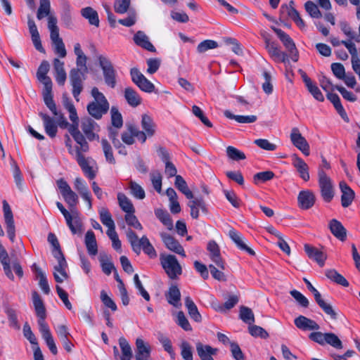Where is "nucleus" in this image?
Returning a JSON list of instances; mask_svg holds the SVG:
<instances>
[{"mask_svg": "<svg viewBox=\"0 0 360 360\" xmlns=\"http://www.w3.org/2000/svg\"><path fill=\"white\" fill-rule=\"evenodd\" d=\"M77 146H72V141L68 135L65 136V146L68 148V153L74 157L77 164L79 165L84 173L90 179H94L96 176V173L94 172L92 167L90 166V162L92 160L91 158H86L84 153L89 150V145L84 138L85 146H83V142L75 141Z\"/></svg>", "mask_w": 360, "mask_h": 360, "instance_id": "nucleus-1", "label": "nucleus"}, {"mask_svg": "<svg viewBox=\"0 0 360 360\" xmlns=\"http://www.w3.org/2000/svg\"><path fill=\"white\" fill-rule=\"evenodd\" d=\"M91 94L94 100L87 105V112L94 119L101 120L108 112L110 104L105 96L99 91L97 87H94L91 89Z\"/></svg>", "mask_w": 360, "mask_h": 360, "instance_id": "nucleus-2", "label": "nucleus"}, {"mask_svg": "<svg viewBox=\"0 0 360 360\" xmlns=\"http://www.w3.org/2000/svg\"><path fill=\"white\" fill-rule=\"evenodd\" d=\"M141 124L143 131H140L139 129L134 124L129 125L127 129L135 135V137L141 143H144L147 138H150L155 135L156 124L152 117L147 114L142 115Z\"/></svg>", "mask_w": 360, "mask_h": 360, "instance_id": "nucleus-3", "label": "nucleus"}, {"mask_svg": "<svg viewBox=\"0 0 360 360\" xmlns=\"http://www.w3.org/2000/svg\"><path fill=\"white\" fill-rule=\"evenodd\" d=\"M97 60L103 71L105 84L108 86L114 89L117 84V72L111 61L108 58L103 55H98L97 56Z\"/></svg>", "mask_w": 360, "mask_h": 360, "instance_id": "nucleus-4", "label": "nucleus"}, {"mask_svg": "<svg viewBox=\"0 0 360 360\" xmlns=\"http://www.w3.org/2000/svg\"><path fill=\"white\" fill-rule=\"evenodd\" d=\"M311 340L319 344L320 345H324L328 344L331 347L340 349H342L343 345L340 338L333 333H323L321 332H313L309 335Z\"/></svg>", "mask_w": 360, "mask_h": 360, "instance_id": "nucleus-5", "label": "nucleus"}, {"mask_svg": "<svg viewBox=\"0 0 360 360\" xmlns=\"http://www.w3.org/2000/svg\"><path fill=\"white\" fill-rule=\"evenodd\" d=\"M81 129L82 131V134L86 141H99L100 137L98 133L100 131L101 127L99 124L91 118H83L81 122Z\"/></svg>", "mask_w": 360, "mask_h": 360, "instance_id": "nucleus-6", "label": "nucleus"}, {"mask_svg": "<svg viewBox=\"0 0 360 360\" xmlns=\"http://www.w3.org/2000/svg\"><path fill=\"white\" fill-rule=\"evenodd\" d=\"M86 73L79 68H73L70 72L72 95L77 101H79V96L83 90V81L85 79V75Z\"/></svg>", "mask_w": 360, "mask_h": 360, "instance_id": "nucleus-7", "label": "nucleus"}, {"mask_svg": "<svg viewBox=\"0 0 360 360\" xmlns=\"http://www.w3.org/2000/svg\"><path fill=\"white\" fill-rule=\"evenodd\" d=\"M272 30L277 34L278 37L280 39L283 46L288 51V58L290 57L294 62H297L299 58V53L296 48L295 44L294 43L292 38L288 34H286L285 32H283L282 30L279 28L272 27Z\"/></svg>", "mask_w": 360, "mask_h": 360, "instance_id": "nucleus-8", "label": "nucleus"}, {"mask_svg": "<svg viewBox=\"0 0 360 360\" xmlns=\"http://www.w3.org/2000/svg\"><path fill=\"white\" fill-rule=\"evenodd\" d=\"M161 264L171 279H175L182 273V269L174 255H169L161 259Z\"/></svg>", "mask_w": 360, "mask_h": 360, "instance_id": "nucleus-9", "label": "nucleus"}, {"mask_svg": "<svg viewBox=\"0 0 360 360\" xmlns=\"http://www.w3.org/2000/svg\"><path fill=\"white\" fill-rule=\"evenodd\" d=\"M305 284L307 285V287L308 290L311 292L314 295L315 301L318 304V305L321 308V309L330 317L335 320L337 319V313L333 309L331 304L326 302L321 297V293L312 285V284L310 283L309 281H308L307 278H303Z\"/></svg>", "mask_w": 360, "mask_h": 360, "instance_id": "nucleus-10", "label": "nucleus"}, {"mask_svg": "<svg viewBox=\"0 0 360 360\" xmlns=\"http://www.w3.org/2000/svg\"><path fill=\"white\" fill-rule=\"evenodd\" d=\"M265 48L271 58L276 62L286 63L289 62L288 53L281 50L278 44L269 37L264 38Z\"/></svg>", "mask_w": 360, "mask_h": 360, "instance_id": "nucleus-11", "label": "nucleus"}, {"mask_svg": "<svg viewBox=\"0 0 360 360\" xmlns=\"http://www.w3.org/2000/svg\"><path fill=\"white\" fill-rule=\"evenodd\" d=\"M319 184L321 196L326 202H330L334 196L331 179L322 170L319 171Z\"/></svg>", "mask_w": 360, "mask_h": 360, "instance_id": "nucleus-12", "label": "nucleus"}, {"mask_svg": "<svg viewBox=\"0 0 360 360\" xmlns=\"http://www.w3.org/2000/svg\"><path fill=\"white\" fill-rule=\"evenodd\" d=\"M56 184L65 202L70 207H75L78 203L77 195L71 189L69 184L63 179L57 180Z\"/></svg>", "mask_w": 360, "mask_h": 360, "instance_id": "nucleus-13", "label": "nucleus"}, {"mask_svg": "<svg viewBox=\"0 0 360 360\" xmlns=\"http://www.w3.org/2000/svg\"><path fill=\"white\" fill-rule=\"evenodd\" d=\"M132 82L143 91L152 93L155 91V85L150 82L137 68L130 70Z\"/></svg>", "mask_w": 360, "mask_h": 360, "instance_id": "nucleus-14", "label": "nucleus"}, {"mask_svg": "<svg viewBox=\"0 0 360 360\" xmlns=\"http://www.w3.org/2000/svg\"><path fill=\"white\" fill-rule=\"evenodd\" d=\"M127 237L133 251L137 255L141 253V250H143L144 248H146V247L151 244L146 236H143L139 239L136 233L130 229L127 231Z\"/></svg>", "mask_w": 360, "mask_h": 360, "instance_id": "nucleus-15", "label": "nucleus"}, {"mask_svg": "<svg viewBox=\"0 0 360 360\" xmlns=\"http://www.w3.org/2000/svg\"><path fill=\"white\" fill-rule=\"evenodd\" d=\"M3 211L8 236L11 242H13L15 237V227L13 212L6 200L3 201Z\"/></svg>", "mask_w": 360, "mask_h": 360, "instance_id": "nucleus-16", "label": "nucleus"}, {"mask_svg": "<svg viewBox=\"0 0 360 360\" xmlns=\"http://www.w3.org/2000/svg\"><path fill=\"white\" fill-rule=\"evenodd\" d=\"M32 300L37 316L39 317L38 324L39 328L48 327L49 326L45 321L46 314L44 302L39 295L35 291L32 293Z\"/></svg>", "mask_w": 360, "mask_h": 360, "instance_id": "nucleus-17", "label": "nucleus"}, {"mask_svg": "<svg viewBox=\"0 0 360 360\" xmlns=\"http://www.w3.org/2000/svg\"><path fill=\"white\" fill-rule=\"evenodd\" d=\"M290 141L296 148L303 153L304 155L307 156L309 155V145L297 127L292 129L290 133Z\"/></svg>", "mask_w": 360, "mask_h": 360, "instance_id": "nucleus-18", "label": "nucleus"}, {"mask_svg": "<svg viewBox=\"0 0 360 360\" xmlns=\"http://www.w3.org/2000/svg\"><path fill=\"white\" fill-rule=\"evenodd\" d=\"M68 112L70 113L69 118L72 122L71 126H70L69 133L72 136L75 141H78L80 143L82 141L83 145H85L84 136L79 130V117L77 116L76 108L72 109Z\"/></svg>", "mask_w": 360, "mask_h": 360, "instance_id": "nucleus-19", "label": "nucleus"}, {"mask_svg": "<svg viewBox=\"0 0 360 360\" xmlns=\"http://www.w3.org/2000/svg\"><path fill=\"white\" fill-rule=\"evenodd\" d=\"M58 260V264L54 266L53 276L57 283H63L68 278L66 268L68 264L63 255L58 253V257H55Z\"/></svg>", "mask_w": 360, "mask_h": 360, "instance_id": "nucleus-20", "label": "nucleus"}, {"mask_svg": "<svg viewBox=\"0 0 360 360\" xmlns=\"http://www.w3.org/2000/svg\"><path fill=\"white\" fill-rule=\"evenodd\" d=\"M160 237L167 249L181 255L182 257H186L184 248L173 236L167 233L162 232L160 233Z\"/></svg>", "mask_w": 360, "mask_h": 360, "instance_id": "nucleus-21", "label": "nucleus"}, {"mask_svg": "<svg viewBox=\"0 0 360 360\" xmlns=\"http://www.w3.org/2000/svg\"><path fill=\"white\" fill-rule=\"evenodd\" d=\"M293 4V1H290L289 6L282 5L280 8L281 14L283 15L286 14L300 28L302 29L305 27V23L300 17L298 11L292 6Z\"/></svg>", "mask_w": 360, "mask_h": 360, "instance_id": "nucleus-22", "label": "nucleus"}, {"mask_svg": "<svg viewBox=\"0 0 360 360\" xmlns=\"http://www.w3.org/2000/svg\"><path fill=\"white\" fill-rule=\"evenodd\" d=\"M304 249L309 259L314 260L320 266H323L327 258L326 253L309 244H305Z\"/></svg>", "mask_w": 360, "mask_h": 360, "instance_id": "nucleus-23", "label": "nucleus"}, {"mask_svg": "<svg viewBox=\"0 0 360 360\" xmlns=\"http://www.w3.org/2000/svg\"><path fill=\"white\" fill-rule=\"evenodd\" d=\"M211 260L221 269H225V262L221 257L219 245L214 240L210 241L207 248Z\"/></svg>", "mask_w": 360, "mask_h": 360, "instance_id": "nucleus-24", "label": "nucleus"}, {"mask_svg": "<svg viewBox=\"0 0 360 360\" xmlns=\"http://www.w3.org/2000/svg\"><path fill=\"white\" fill-rule=\"evenodd\" d=\"M295 326L302 330H317L320 328L319 325L314 320L304 316L300 315L294 320Z\"/></svg>", "mask_w": 360, "mask_h": 360, "instance_id": "nucleus-25", "label": "nucleus"}, {"mask_svg": "<svg viewBox=\"0 0 360 360\" xmlns=\"http://www.w3.org/2000/svg\"><path fill=\"white\" fill-rule=\"evenodd\" d=\"M196 351L201 360H214L212 356L217 354L218 349L198 342L196 343Z\"/></svg>", "mask_w": 360, "mask_h": 360, "instance_id": "nucleus-26", "label": "nucleus"}, {"mask_svg": "<svg viewBox=\"0 0 360 360\" xmlns=\"http://www.w3.org/2000/svg\"><path fill=\"white\" fill-rule=\"evenodd\" d=\"M315 199L314 194L309 190L300 191L297 197L299 206L304 210L311 208L314 205Z\"/></svg>", "mask_w": 360, "mask_h": 360, "instance_id": "nucleus-27", "label": "nucleus"}, {"mask_svg": "<svg viewBox=\"0 0 360 360\" xmlns=\"http://www.w3.org/2000/svg\"><path fill=\"white\" fill-rule=\"evenodd\" d=\"M39 115L43 120L44 127L46 134L51 138H54L56 136L58 131V126L55 120L51 117L49 115L41 112L39 113Z\"/></svg>", "mask_w": 360, "mask_h": 360, "instance_id": "nucleus-28", "label": "nucleus"}, {"mask_svg": "<svg viewBox=\"0 0 360 360\" xmlns=\"http://www.w3.org/2000/svg\"><path fill=\"white\" fill-rule=\"evenodd\" d=\"M292 165L296 168L300 178L304 181L309 180V167L307 163L297 155L292 156Z\"/></svg>", "mask_w": 360, "mask_h": 360, "instance_id": "nucleus-29", "label": "nucleus"}, {"mask_svg": "<svg viewBox=\"0 0 360 360\" xmlns=\"http://www.w3.org/2000/svg\"><path fill=\"white\" fill-rule=\"evenodd\" d=\"M329 229L333 235L341 241L347 238V230L342 223L337 219H331L329 222Z\"/></svg>", "mask_w": 360, "mask_h": 360, "instance_id": "nucleus-30", "label": "nucleus"}, {"mask_svg": "<svg viewBox=\"0 0 360 360\" xmlns=\"http://www.w3.org/2000/svg\"><path fill=\"white\" fill-rule=\"evenodd\" d=\"M134 43L150 52H155L156 49L149 41L148 37L143 32L138 31L133 37Z\"/></svg>", "mask_w": 360, "mask_h": 360, "instance_id": "nucleus-31", "label": "nucleus"}, {"mask_svg": "<svg viewBox=\"0 0 360 360\" xmlns=\"http://www.w3.org/2000/svg\"><path fill=\"white\" fill-rule=\"evenodd\" d=\"M340 188L342 192L341 203L343 207H349L354 198V192L349 187V186L344 181L340 183Z\"/></svg>", "mask_w": 360, "mask_h": 360, "instance_id": "nucleus-32", "label": "nucleus"}, {"mask_svg": "<svg viewBox=\"0 0 360 360\" xmlns=\"http://www.w3.org/2000/svg\"><path fill=\"white\" fill-rule=\"evenodd\" d=\"M49 67L50 65L49 62L46 60H43L37 70V79L44 84V86L53 85L51 79L47 76Z\"/></svg>", "mask_w": 360, "mask_h": 360, "instance_id": "nucleus-33", "label": "nucleus"}, {"mask_svg": "<svg viewBox=\"0 0 360 360\" xmlns=\"http://www.w3.org/2000/svg\"><path fill=\"white\" fill-rule=\"evenodd\" d=\"M52 86L53 85L44 86L42 95L45 105L55 116H57L58 111L57 110L56 105L53 98Z\"/></svg>", "mask_w": 360, "mask_h": 360, "instance_id": "nucleus-34", "label": "nucleus"}, {"mask_svg": "<svg viewBox=\"0 0 360 360\" xmlns=\"http://www.w3.org/2000/svg\"><path fill=\"white\" fill-rule=\"evenodd\" d=\"M229 236L239 249L246 251L250 255L253 256L255 255V251L244 243L241 235L235 229H230L229 231Z\"/></svg>", "mask_w": 360, "mask_h": 360, "instance_id": "nucleus-35", "label": "nucleus"}, {"mask_svg": "<svg viewBox=\"0 0 360 360\" xmlns=\"http://www.w3.org/2000/svg\"><path fill=\"white\" fill-rule=\"evenodd\" d=\"M327 98L333 103L334 108L340 115V117L347 122H349V120L348 116L340 102V98L338 94L331 93L330 91L327 93Z\"/></svg>", "mask_w": 360, "mask_h": 360, "instance_id": "nucleus-36", "label": "nucleus"}, {"mask_svg": "<svg viewBox=\"0 0 360 360\" xmlns=\"http://www.w3.org/2000/svg\"><path fill=\"white\" fill-rule=\"evenodd\" d=\"M124 97L127 103L131 107L135 108L141 103V97L137 91L131 87H127L124 90Z\"/></svg>", "mask_w": 360, "mask_h": 360, "instance_id": "nucleus-37", "label": "nucleus"}, {"mask_svg": "<svg viewBox=\"0 0 360 360\" xmlns=\"http://www.w3.org/2000/svg\"><path fill=\"white\" fill-rule=\"evenodd\" d=\"M0 262L3 266V269L6 276L11 279L14 280V276L12 273L10 266V259L7 251L0 243Z\"/></svg>", "mask_w": 360, "mask_h": 360, "instance_id": "nucleus-38", "label": "nucleus"}, {"mask_svg": "<svg viewBox=\"0 0 360 360\" xmlns=\"http://www.w3.org/2000/svg\"><path fill=\"white\" fill-rule=\"evenodd\" d=\"M53 68L56 72L55 79L57 83L60 86H63L67 79L64 63L58 58H55L53 60Z\"/></svg>", "mask_w": 360, "mask_h": 360, "instance_id": "nucleus-39", "label": "nucleus"}, {"mask_svg": "<svg viewBox=\"0 0 360 360\" xmlns=\"http://www.w3.org/2000/svg\"><path fill=\"white\" fill-rule=\"evenodd\" d=\"M136 359H146L150 357V347L146 343L143 339L137 338L136 340Z\"/></svg>", "mask_w": 360, "mask_h": 360, "instance_id": "nucleus-40", "label": "nucleus"}, {"mask_svg": "<svg viewBox=\"0 0 360 360\" xmlns=\"http://www.w3.org/2000/svg\"><path fill=\"white\" fill-rule=\"evenodd\" d=\"M165 297L169 304L175 307L181 306V292L176 285H172L169 288L168 292L165 294Z\"/></svg>", "mask_w": 360, "mask_h": 360, "instance_id": "nucleus-41", "label": "nucleus"}, {"mask_svg": "<svg viewBox=\"0 0 360 360\" xmlns=\"http://www.w3.org/2000/svg\"><path fill=\"white\" fill-rule=\"evenodd\" d=\"M84 243L88 253L90 255L95 256L98 253V247L95 234L92 231L90 230L86 232Z\"/></svg>", "mask_w": 360, "mask_h": 360, "instance_id": "nucleus-42", "label": "nucleus"}, {"mask_svg": "<svg viewBox=\"0 0 360 360\" xmlns=\"http://www.w3.org/2000/svg\"><path fill=\"white\" fill-rule=\"evenodd\" d=\"M39 331L41 334L43 339L45 340L46 345L50 349L51 352L53 355H56L58 354V349L53 338L50 331L49 327L48 326L46 328H39Z\"/></svg>", "mask_w": 360, "mask_h": 360, "instance_id": "nucleus-43", "label": "nucleus"}, {"mask_svg": "<svg viewBox=\"0 0 360 360\" xmlns=\"http://www.w3.org/2000/svg\"><path fill=\"white\" fill-rule=\"evenodd\" d=\"M81 15L83 18L88 20L89 23L96 27L99 26V18L98 13L93 8L88 6L81 10Z\"/></svg>", "mask_w": 360, "mask_h": 360, "instance_id": "nucleus-44", "label": "nucleus"}, {"mask_svg": "<svg viewBox=\"0 0 360 360\" xmlns=\"http://www.w3.org/2000/svg\"><path fill=\"white\" fill-rule=\"evenodd\" d=\"M185 306L187 308L190 317L196 322H200L202 317L198 311L197 306L190 297L185 298Z\"/></svg>", "mask_w": 360, "mask_h": 360, "instance_id": "nucleus-45", "label": "nucleus"}, {"mask_svg": "<svg viewBox=\"0 0 360 360\" xmlns=\"http://www.w3.org/2000/svg\"><path fill=\"white\" fill-rule=\"evenodd\" d=\"M224 115L226 118L235 120L238 123L243 124L253 123L257 120L256 115H236L228 110H224Z\"/></svg>", "mask_w": 360, "mask_h": 360, "instance_id": "nucleus-46", "label": "nucleus"}, {"mask_svg": "<svg viewBox=\"0 0 360 360\" xmlns=\"http://www.w3.org/2000/svg\"><path fill=\"white\" fill-rule=\"evenodd\" d=\"M4 311L7 315L9 326L11 328L19 330L20 328V326L18 320L16 309L8 304H5Z\"/></svg>", "mask_w": 360, "mask_h": 360, "instance_id": "nucleus-47", "label": "nucleus"}, {"mask_svg": "<svg viewBox=\"0 0 360 360\" xmlns=\"http://www.w3.org/2000/svg\"><path fill=\"white\" fill-rule=\"evenodd\" d=\"M174 184H175V186L176 187V188L179 191H181L183 194L185 195L186 198H188V199L193 198V194L192 191L189 189V188L188 187L187 183L186 182V181L184 179V178L181 176H180V175L176 176Z\"/></svg>", "mask_w": 360, "mask_h": 360, "instance_id": "nucleus-48", "label": "nucleus"}, {"mask_svg": "<svg viewBox=\"0 0 360 360\" xmlns=\"http://www.w3.org/2000/svg\"><path fill=\"white\" fill-rule=\"evenodd\" d=\"M325 275L328 278L337 284L341 285L344 287L349 286V283L345 278L335 269H327L325 272Z\"/></svg>", "mask_w": 360, "mask_h": 360, "instance_id": "nucleus-49", "label": "nucleus"}, {"mask_svg": "<svg viewBox=\"0 0 360 360\" xmlns=\"http://www.w3.org/2000/svg\"><path fill=\"white\" fill-rule=\"evenodd\" d=\"M65 221L73 234L82 233V222L77 217L70 214L68 218L65 219Z\"/></svg>", "mask_w": 360, "mask_h": 360, "instance_id": "nucleus-50", "label": "nucleus"}, {"mask_svg": "<svg viewBox=\"0 0 360 360\" xmlns=\"http://www.w3.org/2000/svg\"><path fill=\"white\" fill-rule=\"evenodd\" d=\"M156 217L169 229H173V221L167 210L156 209L155 210Z\"/></svg>", "mask_w": 360, "mask_h": 360, "instance_id": "nucleus-51", "label": "nucleus"}, {"mask_svg": "<svg viewBox=\"0 0 360 360\" xmlns=\"http://www.w3.org/2000/svg\"><path fill=\"white\" fill-rule=\"evenodd\" d=\"M117 200L119 202V205L121 209L126 212V214H129L130 212H135V208L131 203V200L126 196L125 194L122 193H119L117 194Z\"/></svg>", "mask_w": 360, "mask_h": 360, "instance_id": "nucleus-52", "label": "nucleus"}, {"mask_svg": "<svg viewBox=\"0 0 360 360\" xmlns=\"http://www.w3.org/2000/svg\"><path fill=\"white\" fill-rule=\"evenodd\" d=\"M119 345L122 354L120 360H131L133 353L127 340L124 338L121 337L119 339Z\"/></svg>", "mask_w": 360, "mask_h": 360, "instance_id": "nucleus-53", "label": "nucleus"}, {"mask_svg": "<svg viewBox=\"0 0 360 360\" xmlns=\"http://www.w3.org/2000/svg\"><path fill=\"white\" fill-rule=\"evenodd\" d=\"M158 339L162 344L164 349L169 354L172 359H175V352L173 349L171 340L162 333H158Z\"/></svg>", "mask_w": 360, "mask_h": 360, "instance_id": "nucleus-54", "label": "nucleus"}, {"mask_svg": "<svg viewBox=\"0 0 360 360\" xmlns=\"http://www.w3.org/2000/svg\"><path fill=\"white\" fill-rule=\"evenodd\" d=\"M101 143L106 161L112 165L115 164V159L110 143L106 139H102Z\"/></svg>", "mask_w": 360, "mask_h": 360, "instance_id": "nucleus-55", "label": "nucleus"}, {"mask_svg": "<svg viewBox=\"0 0 360 360\" xmlns=\"http://www.w3.org/2000/svg\"><path fill=\"white\" fill-rule=\"evenodd\" d=\"M110 115L112 125L116 129L122 128L123 125L122 116L116 106L111 107Z\"/></svg>", "mask_w": 360, "mask_h": 360, "instance_id": "nucleus-56", "label": "nucleus"}, {"mask_svg": "<svg viewBox=\"0 0 360 360\" xmlns=\"http://www.w3.org/2000/svg\"><path fill=\"white\" fill-rule=\"evenodd\" d=\"M62 8L61 20L65 26L70 27L72 25L71 6L68 1H63Z\"/></svg>", "mask_w": 360, "mask_h": 360, "instance_id": "nucleus-57", "label": "nucleus"}, {"mask_svg": "<svg viewBox=\"0 0 360 360\" xmlns=\"http://www.w3.org/2000/svg\"><path fill=\"white\" fill-rule=\"evenodd\" d=\"M34 267L37 274V276L39 278V285L40 288L45 294H49L50 288L45 274L41 271L40 268L37 267L35 265Z\"/></svg>", "mask_w": 360, "mask_h": 360, "instance_id": "nucleus-58", "label": "nucleus"}, {"mask_svg": "<svg viewBox=\"0 0 360 360\" xmlns=\"http://www.w3.org/2000/svg\"><path fill=\"white\" fill-rule=\"evenodd\" d=\"M240 318L245 323L252 325L255 322V316L251 309L247 307H241L240 309Z\"/></svg>", "mask_w": 360, "mask_h": 360, "instance_id": "nucleus-59", "label": "nucleus"}, {"mask_svg": "<svg viewBox=\"0 0 360 360\" xmlns=\"http://www.w3.org/2000/svg\"><path fill=\"white\" fill-rule=\"evenodd\" d=\"M304 8L309 15L313 18H321L322 13L319 9V7L311 1H307L304 4Z\"/></svg>", "mask_w": 360, "mask_h": 360, "instance_id": "nucleus-60", "label": "nucleus"}, {"mask_svg": "<svg viewBox=\"0 0 360 360\" xmlns=\"http://www.w3.org/2000/svg\"><path fill=\"white\" fill-rule=\"evenodd\" d=\"M51 5L49 0H40V6L37 11V18L38 20L43 19L45 16L50 15Z\"/></svg>", "mask_w": 360, "mask_h": 360, "instance_id": "nucleus-61", "label": "nucleus"}, {"mask_svg": "<svg viewBox=\"0 0 360 360\" xmlns=\"http://www.w3.org/2000/svg\"><path fill=\"white\" fill-rule=\"evenodd\" d=\"M129 188L131 195L139 200H142L146 197L145 191L143 188L134 181H130Z\"/></svg>", "mask_w": 360, "mask_h": 360, "instance_id": "nucleus-62", "label": "nucleus"}, {"mask_svg": "<svg viewBox=\"0 0 360 360\" xmlns=\"http://www.w3.org/2000/svg\"><path fill=\"white\" fill-rule=\"evenodd\" d=\"M226 151L227 156L233 160L239 161L246 158V156L243 152L239 150L233 146H228Z\"/></svg>", "mask_w": 360, "mask_h": 360, "instance_id": "nucleus-63", "label": "nucleus"}, {"mask_svg": "<svg viewBox=\"0 0 360 360\" xmlns=\"http://www.w3.org/2000/svg\"><path fill=\"white\" fill-rule=\"evenodd\" d=\"M181 355L184 360H193L192 346L186 341H182L180 345Z\"/></svg>", "mask_w": 360, "mask_h": 360, "instance_id": "nucleus-64", "label": "nucleus"}]
</instances>
